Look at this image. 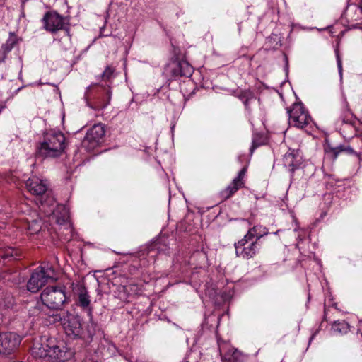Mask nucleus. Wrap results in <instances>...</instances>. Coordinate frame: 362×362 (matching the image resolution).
Listing matches in <instances>:
<instances>
[{"label":"nucleus","instance_id":"bb28decb","mask_svg":"<svg viewBox=\"0 0 362 362\" xmlns=\"http://www.w3.org/2000/svg\"><path fill=\"white\" fill-rule=\"evenodd\" d=\"M41 313V306L40 305H35V306L30 307L28 310L30 316H37Z\"/></svg>","mask_w":362,"mask_h":362},{"label":"nucleus","instance_id":"5701e85b","mask_svg":"<svg viewBox=\"0 0 362 362\" xmlns=\"http://www.w3.org/2000/svg\"><path fill=\"white\" fill-rule=\"evenodd\" d=\"M332 330L335 333L346 334L349 330V325L342 321H335L332 325Z\"/></svg>","mask_w":362,"mask_h":362},{"label":"nucleus","instance_id":"dca6fc26","mask_svg":"<svg viewBox=\"0 0 362 362\" xmlns=\"http://www.w3.org/2000/svg\"><path fill=\"white\" fill-rule=\"evenodd\" d=\"M344 152L348 155H354L357 157V153L358 151H356L352 147L350 146L346 145H339L334 148H325V154L327 158H332L333 160H336L338 155Z\"/></svg>","mask_w":362,"mask_h":362},{"label":"nucleus","instance_id":"a878e982","mask_svg":"<svg viewBox=\"0 0 362 362\" xmlns=\"http://www.w3.org/2000/svg\"><path fill=\"white\" fill-rule=\"evenodd\" d=\"M246 173V168H243L239 173L236 177L233 179V181H235V183H238L239 186L243 187L244 182L243 181V177L245 175Z\"/></svg>","mask_w":362,"mask_h":362},{"label":"nucleus","instance_id":"f03ea898","mask_svg":"<svg viewBox=\"0 0 362 362\" xmlns=\"http://www.w3.org/2000/svg\"><path fill=\"white\" fill-rule=\"evenodd\" d=\"M67 145L65 135L60 130L47 129L37 145L36 154L44 159L57 158L65 153Z\"/></svg>","mask_w":362,"mask_h":362},{"label":"nucleus","instance_id":"2eb2a0df","mask_svg":"<svg viewBox=\"0 0 362 362\" xmlns=\"http://www.w3.org/2000/svg\"><path fill=\"white\" fill-rule=\"evenodd\" d=\"M303 156L299 150L289 151L284 156L283 165L291 173L298 169L303 163Z\"/></svg>","mask_w":362,"mask_h":362},{"label":"nucleus","instance_id":"4be33fe9","mask_svg":"<svg viewBox=\"0 0 362 362\" xmlns=\"http://www.w3.org/2000/svg\"><path fill=\"white\" fill-rule=\"evenodd\" d=\"M240 187H242V186H239L238 183H235V181L233 180V182L225 189L221 192V196L223 199H227Z\"/></svg>","mask_w":362,"mask_h":362},{"label":"nucleus","instance_id":"f8f14e48","mask_svg":"<svg viewBox=\"0 0 362 362\" xmlns=\"http://www.w3.org/2000/svg\"><path fill=\"white\" fill-rule=\"evenodd\" d=\"M105 132L104 127L102 124L94 125L87 132L82 141V146L88 151H93L101 142Z\"/></svg>","mask_w":362,"mask_h":362},{"label":"nucleus","instance_id":"aec40b11","mask_svg":"<svg viewBox=\"0 0 362 362\" xmlns=\"http://www.w3.org/2000/svg\"><path fill=\"white\" fill-rule=\"evenodd\" d=\"M17 36L13 33H10L9 37L0 48V64L5 62L8 54L14 47V45L17 43Z\"/></svg>","mask_w":362,"mask_h":362},{"label":"nucleus","instance_id":"c85d7f7f","mask_svg":"<svg viewBox=\"0 0 362 362\" xmlns=\"http://www.w3.org/2000/svg\"><path fill=\"white\" fill-rule=\"evenodd\" d=\"M361 145L358 147V153H357V158L359 161H362V130L361 133L358 136Z\"/></svg>","mask_w":362,"mask_h":362},{"label":"nucleus","instance_id":"6e6552de","mask_svg":"<svg viewBox=\"0 0 362 362\" xmlns=\"http://www.w3.org/2000/svg\"><path fill=\"white\" fill-rule=\"evenodd\" d=\"M287 112L291 126L303 129L312 122V118L302 103H294L291 109L287 110Z\"/></svg>","mask_w":362,"mask_h":362},{"label":"nucleus","instance_id":"9d476101","mask_svg":"<svg viewBox=\"0 0 362 362\" xmlns=\"http://www.w3.org/2000/svg\"><path fill=\"white\" fill-rule=\"evenodd\" d=\"M68 21V19L54 11L47 12L42 18L43 28L51 33H55L64 29L68 31L66 28Z\"/></svg>","mask_w":362,"mask_h":362},{"label":"nucleus","instance_id":"0eeeda50","mask_svg":"<svg viewBox=\"0 0 362 362\" xmlns=\"http://www.w3.org/2000/svg\"><path fill=\"white\" fill-rule=\"evenodd\" d=\"M41 300L45 306L52 310H60L66 301L65 288L48 286L40 294Z\"/></svg>","mask_w":362,"mask_h":362},{"label":"nucleus","instance_id":"a211bd4d","mask_svg":"<svg viewBox=\"0 0 362 362\" xmlns=\"http://www.w3.org/2000/svg\"><path fill=\"white\" fill-rule=\"evenodd\" d=\"M21 257V252L18 249L11 247L0 248V259L4 265L13 260L19 259Z\"/></svg>","mask_w":362,"mask_h":362},{"label":"nucleus","instance_id":"2f4dec72","mask_svg":"<svg viewBox=\"0 0 362 362\" xmlns=\"http://www.w3.org/2000/svg\"><path fill=\"white\" fill-rule=\"evenodd\" d=\"M156 249L158 250L159 252H160V251L158 247H156Z\"/></svg>","mask_w":362,"mask_h":362},{"label":"nucleus","instance_id":"ddd939ff","mask_svg":"<svg viewBox=\"0 0 362 362\" xmlns=\"http://www.w3.org/2000/svg\"><path fill=\"white\" fill-rule=\"evenodd\" d=\"M26 187L28 191L38 197H41V201H47V194L50 196V193L48 192V182L47 180L41 179L37 176H33L28 178L25 183Z\"/></svg>","mask_w":362,"mask_h":362},{"label":"nucleus","instance_id":"39448f33","mask_svg":"<svg viewBox=\"0 0 362 362\" xmlns=\"http://www.w3.org/2000/svg\"><path fill=\"white\" fill-rule=\"evenodd\" d=\"M47 196V201H41V206L40 209L43 211L47 216H51L52 219L59 225L66 226V229L71 232L72 229L69 223V210L63 204H57L55 206V200L52 197Z\"/></svg>","mask_w":362,"mask_h":362},{"label":"nucleus","instance_id":"f3484780","mask_svg":"<svg viewBox=\"0 0 362 362\" xmlns=\"http://www.w3.org/2000/svg\"><path fill=\"white\" fill-rule=\"evenodd\" d=\"M218 349L222 356L223 362H240L241 353L236 349L232 348L224 352V346L218 341Z\"/></svg>","mask_w":362,"mask_h":362},{"label":"nucleus","instance_id":"7ed1b4c3","mask_svg":"<svg viewBox=\"0 0 362 362\" xmlns=\"http://www.w3.org/2000/svg\"><path fill=\"white\" fill-rule=\"evenodd\" d=\"M336 124L345 139H349L354 136L358 137L361 133L362 124L351 112L346 100L344 101L342 112Z\"/></svg>","mask_w":362,"mask_h":362},{"label":"nucleus","instance_id":"9b49d317","mask_svg":"<svg viewBox=\"0 0 362 362\" xmlns=\"http://www.w3.org/2000/svg\"><path fill=\"white\" fill-rule=\"evenodd\" d=\"M21 341V336L15 332L0 333V354L7 356L14 353Z\"/></svg>","mask_w":362,"mask_h":362},{"label":"nucleus","instance_id":"423d86ee","mask_svg":"<svg viewBox=\"0 0 362 362\" xmlns=\"http://www.w3.org/2000/svg\"><path fill=\"white\" fill-rule=\"evenodd\" d=\"M53 317L54 322H61L67 336L74 339L81 337L83 328L81 319L78 315L63 311L54 315Z\"/></svg>","mask_w":362,"mask_h":362},{"label":"nucleus","instance_id":"b1692460","mask_svg":"<svg viewBox=\"0 0 362 362\" xmlns=\"http://www.w3.org/2000/svg\"><path fill=\"white\" fill-rule=\"evenodd\" d=\"M42 228L41 221L38 220H32L28 223L27 230L29 234L34 235L40 231Z\"/></svg>","mask_w":362,"mask_h":362},{"label":"nucleus","instance_id":"412c9836","mask_svg":"<svg viewBox=\"0 0 362 362\" xmlns=\"http://www.w3.org/2000/svg\"><path fill=\"white\" fill-rule=\"evenodd\" d=\"M268 234V229L260 225L250 228L245 235V238L259 241L260 238Z\"/></svg>","mask_w":362,"mask_h":362},{"label":"nucleus","instance_id":"cd10ccee","mask_svg":"<svg viewBox=\"0 0 362 362\" xmlns=\"http://www.w3.org/2000/svg\"><path fill=\"white\" fill-rule=\"evenodd\" d=\"M335 54L337 57V68L339 70V75L342 76V62L339 56V52L338 49L335 50Z\"/></svg>","mask_w":362,"mask_h":362},{"label":"nucleus","instance_id":"c756f323","mask_svg":"<svg viewBox=\"0 0 362 362\" xmlns=\"http://www.w3.org/2000/svg\"><path fill=\"white\" fill-rule=\"evenodd\" d=\"M107 98H108L107 102L101 105L103 107H105L109 104V102H110V100L111 98V92L109 90H107Z\"/></svg>","mask_w":362,"mask_h":362},{"label":"nucleus","instance_id":"4468645a","mask_svg":"<svg viewBox=\"0 0 362 362\" xmlns=\"http://www.w3.org/2000/svg\"><path fill=\"white\" fill-rule=\"evenodd\" d=\"M166 71L173 77H190L193 73V68L186 60H176L168 66Z\"/></svg>","mask_w":362,"mask_h":362},{"label":"nucleus","instance_id":"7c9ffc66","mask_svg":"<svg viewBox=\"0 0 362 362\" xmlns=\"http://www.w3.org/2000/svg\"><path fill=\"white\" fill-rule=\"evenodd\" d=\"M358 9L359 10V11L362 13V0L360 2V5L358 7Z\"/></svg>","mask_w":362,"mask_h":362},{"label":"nucleus","instance_id":"f257e3e1","mask_svg":"<svg viewBox=\"0 0 362 362\" xmlns=\"http://www.w3.org/2000/svg\"><path fill=\"white\" fill-rule=\"evenodd\" d=\"M31 353L35 358L59 362L65 361L73 356V352L63 341L45 336L34 340Z\"/></svg>","mask_w":362,"mask_h":362},{"label":"nucleus","instance_id":"6ab92c4d","mask_svg":"<svg viewBox=\"0 0 362 362\" xmlns=\"http://www.w3.org/2000/svg\"><path fill=\"white\" fill-rule=\"evenodd\" d=\"M78 305L83 309H88V315L92 317V309L90 308V296L83 286H79L77 289Z\"/></svg>","mask_w":362,"mask_h":362},{"label":"nucleus","instance_id":"393cba45","mask_svg":"<svg viewBox=\"0 0 362 362\" xmlns=\"http://www.w3.org/2000/svg\"><path fill=\"white\" fill-rule=\"evenodd\" d=\"M115 69L111 66H107L104 71L101 74L103 81H109L113 76Z\"/></svg>","mask_w":362,"mask_h":362},{"label":"nucleus","instance_id":"1a4fd4ad","mask_svg":"<svg viewBox=\"0 0 362 362\" xmlns=\"http://www.w3.org/2000/svg\"><path fill=\"white\" fill-rule=\"evenodd\" d=\"M260 247L259 241L247 238L245 235L235 243L236 256L245 259L253 258L259 252Z\"/></svg>","mask_w":362,"mask_h":362},{"label":"nucleus","instance_id":"20e7f679","mask_svg":"<svg viewBox=\"0 0 362 362\" xmlns=\"http://www.w3.org/2000/svg\"><path fill=\"white\" fill-rule=\"evenodd\" d=\"M57 279V274L53 267L49 263H45L32 272L27 283V289L31 293H37L46 284Z\"/></svg>","mask_w":362,"mask_h":362}]
</instances>
